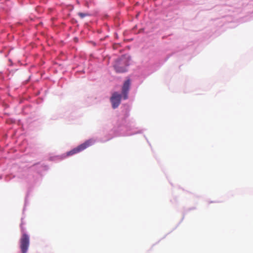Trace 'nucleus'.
Masks as SVG:
<instances>
[{"instance_id": "nucleus-4", "label": "nucleus", "mask_w": 253, "mask_h": 253, "mask_svg": "<svg viewBox=\"0 0 253 253\" xmlns=\"http://www.w3.org/2000/svg\"><path fill=\"white\" fill-rule=\"evenodd\" d=\"M122 95L117 92L113 93L110 101L112 103V107L114 109L117 108L121 103Z\"/></svg>"}, {"instance_id": "nucleus-2", "label": "nucleus", "mask_w": 253, "mask_h": 253, "mask_svg": "<svg viewBox=\"0 0 253 253\" xmlns=\"http://www.w3.org/2000/svg\"><path fill=\"white\" fill-rule=\"evenodd\" d=\"M94 143V140L92 139H89L85 141L84 143L79 145L77 147L73 149L71 151L66 153V156H70L74 154H77L84 150L85 149L89 146L92 145Z\"/></svg>"}, {"instance_id": "nucleus-3", "label": "nucleus", "mask_w": 253, "mask_h": 253, "mask_svg": "<svg viewBox=\"0 0 253 253\" xmlns=\"http://www.w3.org/2000/svg\"><path fill=\"white\" fill-rule=\"evenodd\" d=\"M29 245V238L27 235L24 234L20 241V249L22 253H26Z\"/></svg>"}, {"instance_id": "nucleus-5", "label": "nucleus", "mask_w": 253, "mask_h": 253, "mask_svg": "<svg viewBox=\"0 0 253 253\" xmlns=\"http://www.w3.org/2000/svg\"><path fill=\"white\" fill-rule=\"evenodd\" d=\"M130 85V81L129 79L126 81L123 85L122 94V97L124 99L126 100L128 98V93L129 90Z\"/></svg>"}, {"instance_id": "nucleus-1", "label": "nucleus", "mask_w": 253, "mask_h": 253, "mask_svg": "<svg viewBox=\"0 0 253 253\" xmlns=\"http://www.w3.org/2000/svg\"><path fill=\"white\" fill-rule=\"evenodd\" d=\"M130 58L128 55L122 56L115 62L114 67L118 73H124L127 71V67L129 64Z\"/></svg>"}, {"instance_id": "nucleus-6", "label": "nucleus", "mask_w": 253, "mask_h": 253, "mask_svg": "<svg viewBox=\"0 0 253 253\" xmlns=\"http://www.w3.org/2000/svg\"><path fill=\"white\" fill-rule=\"evenodd\" d=\"M78 15L80 16V17L81 19H83V18H84L86 16H90V14H89L87 12H86V13L79 12L78 13Z\"/></svg>"}]
</instances>
